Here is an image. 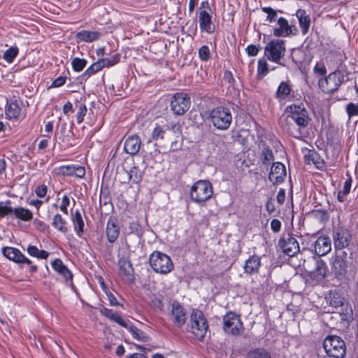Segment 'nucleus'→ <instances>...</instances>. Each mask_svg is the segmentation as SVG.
I'll list each match as a JSON object with an SVG mask.
<instances>
[{
  "instance_id": "obj_62",
  "label": "nucleus",
  "mask_w": 358,
  "mask_h": 358,
  "mask_svg": "<svg viewBox=\"0 0 358 358\" xmlns=\"http://www.w3.org/2000/svg\"><path fill=\"white\" fill-rule=\"evenodd\" d=\"M285 198V189H280L277 195V201L278 203L282 204Z\"/></svg>"
},
{
  "instance_id": "obj_41",
  "label": "nucleus",
  "mask_w": 358,
  "mask_h": 358,
  "mask_svg": "<svg viewBox=\"0 0 358 358\" xmlns=\"http://www.w3.org/2000/svg\"><path fill=\"white\" fill-rule=\"evenodd\" d=\"M11 201L8 200L5 202H0V220L11 213L13 214L14 208L10 206Z\"/></svg>"
},
{
  "instance_id": "obj_64",
  "label": "nucleus",
  "mask_w": 358,
  "mask_h": 358,
  "mask_svg": "<svg viewBox=\"0 0 358 358\" xmlns=\"http://www.w3.org/2000/svg\"><path fill=\"white\" fill-rule=\"evenodd\" d=\"M199 10H208V12H211V8H210L209 2L208 1H203L200 3Z\"/></svg>"
},
{
  "instance_id": "obj_44",
  "label": "nucleus",
  "mask_w": 358,
  "mask_h": 358,
  "mask_svg": "<svg viewBox=\"0 0 358 358\" xmlns=\"http://www.w3.org/2000/svg\"><path fill=\"white\" fill-rule=\"evenodd\" d=\"M76 107L78 109L76 114L77 122L78 124H80L83 122L84 117L86 115L87 111V106L84 103L79 102L76 105Z\"/></svg>"
},
{
  "instance_id": "obj_29",
  "label": "nucleus",
  "mask_w": 358,
  "mask_h": 358,
  "mask_svg": "<svg viewBox=\"0 0 358 358\" xmlns=\"http://www.w3.org/2000/svg\"><path fill=\"white\" fill-rule=\"evenodd\" d=\"M100 36L98 31L83 30L76 34V38L80 41L91 43L98 40Z\"/></svg>"
},
{
  "instance_id": "obj_37",
  "label": "nucleus",
  "mask_w": 358,
  "mask_h": 358,
  "mask_svg": "<svg viewBox=\"0 0 358 358\" xmlns=\"http://www.w3.org/2000/svg\"><path fill=\"white\" fill-rule=\"evenodd\" d=\"M273 160L274 156L272 150L268 146L264 147L261 153L262 164L268 166Z\"/></svg>"
},
{
  "instance_id": "obj_51",
  "label": "nucleus",
  "mask_w": 358,
  "mask_h": 358,
  "mask_svg": "<svg viewBox=\"0 0 358 358\" xmlns=\"http://www.w3.org/2000/svg\"><path fill=\"white\" fill-rule=\"evenodd\" d=\"M98 282L100 285V287L102 289V290L106 294V296L108 299L109 303L110 304H112V295L110 294L108 287L106 286V283L104 282L103 278L99 277L98 278Z\"/></svg>"
},
{
  "instance_id": "obj_52",
  "label": "nucleus",
  "mask_w": 358,
  "mask_h": 358,
  "mask_svg": "<svg viewBox=\"0 0 358 358\" xmlns=\"http://www.w3.org/2000/svg\"><path fill=\"white\" fill-rule=\"evenodd\" d=\"M75 165L63 166L59 167L60 173L64 176H73L75 171Z\"/></svg>"
},
{
  "instance_id": "obj_58",
  "label": "nucleus",
  "mask_w": 358,
  "mask_h": 358,
  "mask_svg": "<svg viewBox=\"0 0 358 358\" xmlns=\"http://www.w3.org/2000/svg\"><path fill=\"white\" fill-rule=\"evenodd\" d=\"M271 228L272 231L275 233L280 231L281 229V222L278 219L272 220L271 222Z\"/></svg>"
},
{
  "instance_id": "obj_39",
  "label": "nucleus",
  "mask_w": 358,
  "mask_h": 358,
  "mask_svg": "<svg viewBox=\"0 0 358 358\" xmlns=\"http://www.w3.org/2000/svg\"><path fill=\"white\" fill-rule=\"evenodd\" d=\"M351 183V178L346 180L345 181L343 189L338 192L337 199L340 202H343L345 200L346 196L349 194L350 191Z\"/></svg>"
},
{
  "instance_id": "obj_35",
  "label": "nucleus",
  "mask_w": 358,
  "mask_h": 358,
  "mask_svg": "<svg viewBox=\"0 0 358 358\" xmlns=\"http://www.w3.org/2000/svg\"><path fill=\"white\" fill-rule=\"evenodd\" d=\"M52 224L54 228L62 234H66L68 231L67 222L59 213L54 215Z\"/></svg>"
},
{
  "instance_id": "obj_55",
  "label": "nucleus",
  "mask_w": 358,
  "mask_h": 358,
  "mask_svg": "<svg viewBox=\"0 0 358 358\" xmlns=\"http://www.w3.org/2000/svg\"><path fill=\"white\" fill-rule=\"evenodd\" d=\"M314 72L320 76H324L327 73V69L323 64L317 63L314 66Z\"/></svg>"
},
{
  "instance_id": "obj_15",
  "label": "nucleus",
  "mask_w": 358,
  "mask_h": 358,
  "mask_svg": "<svg viewBox=\"0 0 358 358\" xmlns=\"http://www.w3.org/2000/svg\"><path fill=\"white\" fill-rule=\"evenodd\" d=\"M286 176V168L280 162L273 163L269 173L268 179L273 184L282 183Z\"/></svg>"
},
{
  "instance_id": "obj_12",
  "label": "nucleus",
  "mask_w": 358,
  "mask_h": 358,
  "mask_svg": "<svg viewBox=\"0 0 358 358\" xmlns=\"http://www.w3.org/2000/svg\"><path fill=\"white\" fill-rule=\"evenodd\" d=\"M118 267V275L122 280L125 284L133 285L135 282V275L131 262L127 259H120Z\"/></svg>"
},
{
  "instance_id": "obj_60",
  "label": "nucleus",
  "mask_w": 358,
  "mask_h": 358,
  "mask_svg": "<svg viewBox=\"0 0 358 358\" xmlns=\"http://www.w3.org/2000/svg\"><path fill=\"white\" fill-rule=\"evenodd\" d=\"M73 112V104L68 101L66 103L64 104V107H63V113L66 115H69V113H72Z\"/></svg>"
},
{
  "instance_id": "obj_56",
  "label": "nucleus",
  "mask_w": 358,
  "mask_h": 358,
  "mask_svg": "<svg viewBox=\"0 0 358 358\" xmlns=\"http://www.w3.org/2000/svg\"><path fill=\"white\" fill-rule=\"evenodd\" d=\"M245 51L249 56L257 55L259 48L255 45H250L245 48Z\"/></svg>"
},
{
  "instance_id": "obj_30",
  "label": "nucleus",
  "mask_w": 358,
  "mask_h": 358,
  "mask_svg": "<svg viewBox=\"0 0 358 358\" xmlns=\"http://www.w3.org/2000/svg\"><path fill=\"white\" fill-rule=\"evenodd\" d=\"M71 221L73 224L74 229L76 232V234L81 237L82 234L84 232V221L81 216L80 212L78 210H76L71 215Z\"/></svg>"
},
{
  "instance_id": "obj_36",
  "label": "nucleus",
  "mask_w": 358,
  "mask_h": 358,
  "mask_svg": "<svg viewBox=\"0 0 358 358\" xmlns=\"http://www.w3.org/2000/svg\"><path fill=\"white\" fill-rule=\"evenodd\" d=\"M291 90L292 87L289 82L282 81L277 89L276 97L280 99H285L290 94Z\"/></svg>"
},
{
  "instance_id": "obj_63",
  "label": "nucleus",
  "mask_w": 358,
  "mask_h": 358,
  "mask_svg": "<svg viewBox=\"0 0 358 358\" xmlns=\"http://www.w3.org/2000/svg\"><path fill=\"white\" fill-rule=\"evenodd\" d=\"M224 79L227 81L229 84L234 81V76L229 71H226L224 74Z\"/></svg>"
},
{
  "instance_id": "obj_21",
  "label": "nucleus",
  "mask_w": 358,
  "mask_h": 358,
  "mask_svg": "<svg viewBox=\"0 0 358 358\" xmlns=\"http://www.w3.org/2000/svg\"><path fill=\"white\" fill-rule=\"evenodd\" d=\"M199 27L202 31H206L208 34H212L215 27L212 22V16L210 12L203 10L199 11Z\"/></svg>"
},
{
  "instance_id": "obj_10",
  "label": "nucleus",
  "mask_w": 358,
  "mask_h": 358,
  "mask_svg": "<svg viewBox=\"0 0 358 358\" xmlns=\"http://www.w3.org/2000/svg\"><path fill=\"white\" fill-rule=\"evenodd\" d=\"M333 240L335 249L343 250L349 246L352 235L346 227L338 226L333 229Z\"/></svg>"
},
{
  "instance_id": "obj_50",
  "label": "nucleus",
  "mask_w": 358,
  "mask_h": 358,
  "mask_svg": "<svg viewBox=\"0 0 358 358\" xmlns=\"http://www.w3.org/2000/svg\"><path fill=\"white\" fill-rule=\"evenodd\" d=\"M346 111L349 117L358 115V104L350 103L346 106Z\"/></svg>"
},
{
  "instance_id": "obj_31",
  "label": "nucleus",
  "mask_w": 358,
  "mask_h": 358,
  "mask_svg": "<svg viewBox=\"0 0 358 358\" xmlns=\"http://www.w3.org/2000/svg\"><path fill=\"white\" fill-rule=\"evenodd\" d=\"M128 168V160H125L121 166L117 167L115 179L119 180L121 183H127L129 182Z\"/></svg>"
},
{
  "instance_id": "obj_9",
  "label": "nucleus",
  "mask_w": 358,
  "mask_h": 358,
  "mask_svg": "<svg viewBox=\"0 0 358 358\" xmlns=\"http://www.w3.org/2000/svg\"><path fill=\"white\" fill-rule=\"evenodd\" d=\"M191 99L185 92H176L171 98V110L176 115H183L190 108Z\"/></svg>"
},
{
  "instance_id": "obj_24",
  "label": "nucleus",
  "mask_w": 358,
  "mask_h": 358,
  "mask_svg": "<svg viewBox=\"0 0 358 358\" xmlns=\"http://www.w3.org/2000/svg\"><path fill=\"white\" fill-rule=\"evenodd\" d=\"M261 266V257L257 255L250 256L245 262L243 266L244 272L252 275L257 273Z\"/></svg>"
},
{
  "instance_id": "obj_7",
  "label": "nucleus",
  "mask_w": 358,
  "mask_h": 358,
  "mask_svg": "<svg viewBox=\"0 0 358 358\" xmlns=\"http://www.w3.org/2000/svg\"><path fill=\"white\" fill-rule=\"evenodd\" d=\"M191 331L195 337L202 340L208 330V323L203 313L200 310H192L190 315Z\"/></svg>"
},
{
  "instance_id": "obj_26",
  "label": "nucleus",
  "mask_w": 358,
  "mask_h": 358,
  "mask_svg": "<svg viewBox=\"0 0 358 358\" xmlns=\"http://www.w3.org/2000/svg\"><path fill=\"white\" fill-rule=\"evenodd\" d=\"M100 206L101 213L107 214L108 206L112 207V196L107 185L103 183L100 193Z\"/></svg>"
},
{
  "instance_id": "obj_17",
  "label": "nucleus",
  "mask_w": 358,
  "mask_h": 358,
  "mask_svg": "<svg viewBox=\"0 0 358 358\" xmlns=\"http://www.w3.org/2000/svg\"><path fill=\"white\" fill-rule=\"evenodd\" d=\"M171 320L177 327H182L186 322L187 315L183 307L176 301L172 303Z\"/></svg>"
},
{
  "instance_id": "obj_32",
  "label": "nucleus",
  "mask_w": 358,
  "mask_h": 358,
  "mask_svg": "<svg viewBox=\"0 0 358 358\" xmlns=\"http://www.w3.org/2000/svg\"><path fill=\"white\" fill-rule=\"evenodd\" d=\"M20 114L21 108L16 101L7 103L6 107V115L8 119L16 120L20 117Z\"/></svg>"
},
{
  "instance_id": "obj_43",
  "label": "nucleus",
  "mask_w": 358,
  "mask_h": 358,
  "mask_svg": "<svg viewBox=\"0 0 358 358\" xmlns=\"http://www.w3.org/2000/svg\"><path fill=\"white\" fill-rule=\"evenodd\" d=\"M245 358H270V355L264 349L258 348L250 351Z\"/></svg>"
},
{
  "instance_id": "obj_23",
  "label": "nucleus",
  "mask_w": 358,
  "mask_h": 358,
  "mask_svg": "<svg viewBox=\"0 0 358 358\" xmlns=\"http://www.w3.org/2000/svg\"><path fill=\"white\" fill-rule=\"evenodd\" d=\"M331 250V242L327 236H320L315 242V251L321 257L328 254Z\"/></svg>"
},
{
  "instance_id": "obj_33",
  "label": "nucleus",
  "mask_w": 358,
  "mask_h": 358,
  "mask_svg": "<svg viewBox=\"0 0 358 358\" xmlns=\"http://www.w3.org/2000/svg\"><path fill=\"white\" fill-rule=\"evenodd\" d=\"M129 182L134 183H138L141 181L143 178V172L136 166H132V160H129Z\"/></svg>"
},
{
  "instance_id": "obj_57",
  "label": "nucleus",
  "mask_w": 358,
  "mask_h": 358,
  "mask_svg": "<svg viewBox=\"0 0 358 358\" xmlns=\"http://www.w3.org/2000/svg\"><path fill=\"white\" fill-rule=\"evenodd\" d=\"M66 82V77L59 76L51 84V87H59L62 86Z\"/></svg>"
},
{
  "instance_id": "obj_48",
  "label": "nucleus",
  "mask_w": 358,
  "mask_h": 358,
  "mask_svg": "<svg viewBox=\"0 0 358 358\" xmlns=\"http://www.w3.org/2000/svg\"><path fill=\"white\" fill-rule=\"evenodd\" d=\"M262 10L267 14L266 20L269 22H275L276 20L277 13L275 10L271 7H264Z\"/></svg>"
},
{
  "instance_id": "obj_34",
  "label": "nucleus",
  "mask_w": 358,
  "mask_h": 358,
  "mask_svg": "<svg viewBox=\"0 0 358 358\" xmlns=\"http://www.w3.org/2000/svg\"><path fill=\"white\" fill-rule=\"evenodd\" d=\"M13 215L17 219L24 222H29L33 219L32 212L23 207L15 208Z\"/></svg>"
},
{
  "instance_id": "obj_13",
  "label": "nucleus",
  "mask_w": 358,
  "mask_h": 358,
  "mask_svg": "<svg viewBox=\"0 0 358 358\" xmlns=\"http://www.w3.org/2000/svg\"><path fill=\"white\" fill-rule=\"evenodd\" d=\"M278 245L282 252L289 257H293L299 252V244L298 241L289 234L283 236L279 240Z\"/></svg>"
},
{
  "instance_id": "obj_3",
  "label": "nucleus",
  "mask_w": 358,
  "mask_h": 358,
  "mask_svg": "<svg viewBox=\"0 0 358 358\" xmlns=\"http://www.w3.org/2000/svg\"><path fill=\"white\" fill-rule=\"evenodd\" d=\"M149 263L152 270L157 273L166 275L174 268L171 257L165 253L155 250L149 257Z\"/></svg>"
},
{
  "instance_id": "obj_38",
  "label": "nucleus",
  "mask_w": 358,
  "mask_h": 358,
  "mask_svg": "<svg viewBox=\"0 0 358 358\" xmlns=\"http://www.w3.org/2000/svg\"><path fill=\"white\" fill-rule=\"evenodd\" d=\"M168 128V126L163 127L159 124H156L152 133V138L155 141L163 140Z\"/></svg>"
},
{
  "instance_id": "obj_27",
  "label": "nucleus",
  "mask_w": 358,
  "mask_h": 358,
  "mask_svg": "<svg viewBox=\"0 0 358 358\" xmlns=\"http://www.w3.org/2000/svg\"><path fill=\"white\" fill-rule=\"evenodd\" d=\"M296 16L299 20V27L303 35H306L309 31L310 25V17L305 10L299 9L296 13Z\"/></svg>"
},
{
  "instance_id": "obj_18",
  "label": "nucleus",
  "mask_w": 358,
  "mask_h": 358,
  "mask_svg": "<svg viewBox=\"0 0 358 358\" xmlns=\"http://www.w3.org/2000/svg\"><path fill=\"white\" fill-rule=\"evenodd\" d=\"M327 271L326 262L322 259H317L315 262V268L310 272L309 276L315 282H319L324 279Z\"/></svg>"
},
{
  "instance_id": "obj_61",
  "label": "nucleus",
  "mask_w": 358,
  "mask_h": 358,
  "mask_svg": "<svg viewBox=\"0 0 358 358\" xmlns=\"http://www.w3.org/2000/svg\"><path fill=\"white\" fill-rule=\"evenodd\" d=\"M39 250L34 245H29L27 248V252L32 257H36Z\"/></svg>"
},
{
  "instance_id": "obj_46",
  "label": "nucleus",
  "mask_w": 358,
  "mask_h": 358,
  "mask_svg": "<svg viewBox=\"0 0 358 358\" xmlns=\"http://www.w3.org/2000/svg\"><path fill=\"white\" fill-rule=\"evenodd\" d=\"M96 72H98L104 67L110 66V61L108 59H100L92 64Z\"/></svg>"
},
{
  "instance_id": "obj_49",
  "label": "nucleus",
  "mask_w": 358,
  "mask_h": 358,
  "mask_svg": "<svg viewBox=\"0 0 358 358\" xmlns=\"http://www.w3.org/2000/svg\"><path fill=\"white\" fill-rule=\"evenodd\" d=\"M199 57L202 61H207L210 58V49L207 45H203L199 48Z\"/></svg>"
},
{
  "instance_id": "obj_8",
  "label": "nucleus",
  "mask_w": 358,
  "mask_h": 358,
  "mask_svg": "<svg viewBox=\"0 0 358 358\" xmlns=\"http://www.w3.org/2000/svg\"><path fill=\"white\" fill-rule=\"evenodd\" d=\"M223 329L230 335L237 336L244 331L243 324L238 315L227 313L223 317Z\"/></svg>"
},
{
  "instance_id": "obj_20",
  "label": "nucleus",
  "mask_w": 358,
  "mask_h": 358,
  "mask_svg": "<svg viewBox=\"0 0 358 358\" xmlns=\"http://www.w3.org/2000/svg\"><path fill=\"white\" fill-rule=\"evenodd\" d=\"M278 27L273 29V35L277 37H286L293 34V27L288 24V21L284 17H280L277 20ZM294 29L296 31L295 27Z\"/></svg>"
},
{
  "instance_id": "obj_6",
  "label": "nucleus",
  "mask_w": 358,
  "mask_h": 358,
  "mask_svg": "<svg viewBox=\"0 0 358 358\" xmlns=\"http://www.w3.org/2000/svg\"><path fill=\"white\" fill-rule=\"evenodd\" d=\"M323 348L327 355L331 358H344L346 346L344 341L339 336L331 335L323 341Z\"/></svg>"
},
{
  "instance_id": "obj_2",
  "label": "nucleus",
  "mask_w": 358,
  "mask_h": 358,
  "mask_svg": "<svg viewBox=\"0 0 358 358\" xmlns=\"http://www.w3.org/2000/svg\"><path fill=\"white\" fill-rule=\"evenodd\" d=\"M334 59L337 62V69L330 73L326 78H321L318 81L319 87L326 94L333 93L336 91L340 85L344 82L345 71L344 61L346 59L345 55L341 53H337L333 55Z\"/></svg>"
},
{
  "instance_id": "obj_59",
  "label": "nucleus",
  "mask_w": 358,
  "mask_h": 358,
  "mask_svg": "<svg viewBox=\"0 0 358 358\" xmlns=\"http://www.w3.org/2000/svg\"><path fill=\"white\" fill-rule=\"evenodd\" d=\"M85 175V169L83 166H76L73 176L83 178Z\"/></svg>"
},
{
  "instance_id": "obj_40",
  "label": "nucleus",
  "mask_w": 358,
  "mask_h": 358,
  "mask_svg": "<svg viewBox=\"0 0 358 358\" xmlns=\"http://www.w3.org/2000/svg\"><path fill=\"white\" fill-rule=\"evenodd\" d=\"M268 73V64L264 59H260L257 64V78L262 79Z\"/></svg>"
},
{
  "instance_id": "obj_16",
  "label": "nucleus",
  "mask_w": 358,
  "mask_h": 358,
  "mask_svg": "<svg viewBox=\"0 0 358 358\" xmlns=\"http://www.w3.org/2000/svg\"><path fill=\"white\" fill-rule=\"evenodd\" d=\"M2 253L5 257L16 263L31 264V262L18 249L13 247H4Z\"/></svg>"
},
{
  "instance_id": "obj_53",
  "label": "nucleus",
  "mask_w": 358,
  "mask_h": 358,
  "mask_svg": "<svg viewBox=\"0 0 358 358\" xmlns=\"http://www.w3.org/2000/svg\"><path fill=\"white\" fill-rule=\"evenodd\" d=\"M70 204V199L67 195H64L62 199V203L60 205V210L66 215L68 214L67 208Z\"/></svg>"
},
{
  "instance_id": "obj_54",
  "label": "nucleus",
  "mask_w": 358,
  "mask_h": 358,
  "mask_svg": "<svg viewBox=\"0 0 358 358\" xmlns=\"http://www.w3.org/2000/svg\"><path fill=\"white\" fill-rule=\"evenodd\" d=\"M47 192L48 187L44 184L38 185L35 190L36 194L40 198L45 197L47 194Z\"/></svg>"
},
{
  "instance_id": "obj_11",
  "label": "nucleus",
  "mask_w": 358,
  "mask_h": 358,
  "mask_svg": "<svg viewBox=\"0 0 358 358\" xmlns=\"http://www.w3.org/2000/svg\"><path fill=\"white\" fill-rule=\"evenodd\" d=\"M285 52V47L282 41H272L265 48V55L268 59L275 63L279 62L280 59L284 56Z\"/></svg>"
},
{
  "instance_id": "obj_47",
  "label": "nucleus",
  "mask_w": 358,
  "mask_h": 358,
  "mask_svg": "<svg viewBox=\"0 0 358 358\" xmlns=\"http://www.w3.org/2000/svg\"><path fill=\"white\" fill-rule=\"evenodd\" d=\"M128 331L131 333L134 338L138 340L145 341V339L147 338V336H145L144 333L142 331L139 330L133 325L131 326V328H130Z\"/></svg>"
},
{
  "instance_id": "obj_4",
  "label": "nucleus",
  "mask_w": 358,
  "mask_h": 358,
  "mask_svg": "<svg viewBox=\"0 0 358 358\" xmlns=\"http://www.w3.org/2000/svg\"><path fill=\"white\" fill-rule=\"evenodd\" d=\"M213 194V188L208 180H198L191 187L190 198L192 201L200 205H205Z\"/></svg>"
},
{
  "instance_id": "obj_42",
  "label": "nucleus",
  "mask_w": 358,
  "mask_h": 358,
  "mask_svg": "<svg viewBox=\"0 0 358 358\" xmlns=\"http://www.w3.org/2000/svg\"><path fill=\"white\" fill-rule=\"evenodd\" d=\"M19 50L17 47H10L8 50H6L3 55V59H5L8 63H12L15 58L18 55Z\"/></svg>"
},
{
  "instance_id": "obj_1",
  "label": "nucleus",
  "mask_w": 358,
  "mask_h": 358,
  "mask_svg": "<svg viewBox=\"0 0 358 358\" xmlns=\"http://www.w3.org/2000/svg\"><path fill=\"white\" fill-rule=\"evenodd\" d=\"M288 113L280 119V127L295 138L302 137V130L308 127L310 118L303 104H291L286 107Z\"/></svg>"
},
{
  "instance_id": "obj_5",
  "label": "nucleus",
  "mask_w": 358,
  "mask_h": 358,
  "mask_svg": "<svg viewBox=\"0 0 358 358\" xmlns=\"http://www.w3.org/2000/svg\"><path fill=\"white\" fill-rule=\"evenodd\" d=\"M208 120L217 129L227 130L231 124L232 115L229 108L217 106L210 110Z\"/></svg>"
},
{
  "instance_id": "obj_14",
  "label": "nucleus",
  "mask_w": 358,
  "mask_h": 358,
  "mask_svg": "<svg viewBox=\"0 0 358 358\" xmlns=\"http://www.w3.org/2000/svg\"><path fill=\"white\" fill-rule=\"evenodd\" d=\"M347 254L343 252L342 255H336L332 258L331 270L336 278L342 279L345 276L348 268V262L346 260Z\"/></svg>"
},
{
  "instance_id": "obj_25",
  "label": "nucleus",
  "mask_w": 358,
  "mask_h": 358,
  "mask_svg": "<svg viewBox=\"0 0 358 358\" xmlns=\"http://www.w3.org/2000/svg\"><path fill=\"white\" fill-rule=\"evenodd\" d=\"M304 162L306 164H314L318 169H322L324 166V161L320 158V155L315 151L306 149L303 151Z\"/></svg>"
},
{
  "instance_id": "obj_22",
  "label": "nucleus",
  "mask_w": 358,
  "mask_h": 358,
  "mask_svg": "<svg viewBox=\"0 0 358 358\" xmlns=\"http://www.w3.org/2000/svg\"><path fill=\"white\" fill-rule=\"evenodd\" d=\"M141 140L137 135L129 136L124 143V150L130 155H136L140 150Z\"/></svg>"
},
{
  "instance_id": "obj_45",
  "label": "nucleus",
  "mask_w": 358,
  "mask_h": 358,
  "mask_svg": "<svg viewBox=\"0 0 358 358\" xmlns=\"http://www.w3.org/2000/svg\"><path fill=\"white\" fill-rule=\"evenodd\" d=\"M87 61L84 59L75 57L72 59L71 64L75 71H81L86 66Z\"/></svg>"
},
{
  "instance_id": "obj_28",
  "label": "nucleus",
  "mask_w": 358,
  "mask_h": 358,
  "mask_svg": "<svg viewBox=\"0 0 358 358\" xmlns=\"http://www.w3.org/2000/svg\"><path fill=\"white\" fill-rule=\"evenodd\" d=\"M52 268L62 275L66 280H72L73 274L70 270L63 264L60 259H55L52 262Z\"/></svg>"
},
{
  "instance_id": "obj_19",
  "label": "nucleus",
  "mask_w": 358,
  "mask_h": 358,
  "mask_svg": "<svg viewBox=\"0 0 358 358\" xmlns=\"http://www.w3.org/2000/svg\"><path fill=\"white\" fill-rule=\"evenodd\" d=\"M114 306L116 307V309L115 310H113V322L129 330L131 328L132 323L128 318L119 312V309L123 308V306L113 296V307Z\"/></svg>"
}]
</instances>
